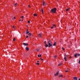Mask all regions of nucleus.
<instances>
[{
  "instance_id": "obj_1",
  "label": "nucleus",
  "mask_w": 80,
  "mask_h": 80,
  "mask_svg": "<svg viewBox=\"0 0 80 80\" xmlns=\"http://www.w3.org/2000/svg\"><path fill=\"white\" fill-rule=\"evenodd\" d=\"M57 10V8H55L51 9L50 11L51 13H56V11Z\"/></svg>"
},
{
  "instance_id": "obj_2",
  "label": "nucleus",
  "mask_w": 80,
  "mask_h": 80,
  "mask_svg": "<svg viewBox=\"0 0 80 80\" xmlns=\"http://www.w3.org/2000/svg\"><path fill=\"white\" fill-rule=\"evenodd\" d=\"M48 45H49V47H52V42L50 41V40H48Z\"/></svg>"
},
{
  "instance_id": "obj_3",
  "label": "nucleus",
  "mask_w": 80,
  "mask_h": 80,
  "mask_svg": "<svg viewBox=\"0 0 80 80\" xmlns=\"http://www.w3.org/2000/svg\"><path fill=\"white\" fill-rule=\"evenodd\" d=\"M23 44L24 45V46H28V44L25 43H23Z\"/></svg>"
},
{
  "instance_id": "obj_4",
  "label": "nucleus",
  "mask_w": 80,
  "mask_h": 80,
  "mask_svg": "<svg viewBox=\"0 0 80 80\" xmlns=\"http://www.w3.org/2000/svg\"><path fill=\"white\" fill-rule=\"evenodd\" d=\"M58 72H59V71H58L56 74H54L55 76H57V75H58V74H59V73H58Z\"/></svg>"
},
{
  "instance_id": "obj_5",
  "label": "nucleus",
  "mask_w": 80,
  "mask_h": 80,
  "mask_svg": "<svg viewBox=\"0 0 80 80\" xmlns=\"http://www.w3.org/2000/svg\"><path fill=\"white\" fill-rule=\"evenodd\" d=\"M67 58L65 56H64V59L65 60V61H67Z\"/></svg>"
},
{
  "instance_id": "obj_6",
  "label": "nucleus",
  "mask_w": 80,
  "mask_h": 80,
  "mask_svg": "<svg viewBox=\"0 0 80 80\" xmlns=\"http://www.w3.org/2000/svg\"><path fill=\"white\" fill-rule=\"evenodd\" d=\"M42 4H43V6H45V5H47V4L45 3V2H43L42 3Z\"/></svg>"
},
{
  "instance_id": "obj_7",
  "label": "nucleus",
  "mask_w": 80,
  "mask_h": 80,
  "mask_svg": "<svg viewBox=\"0 0 80 80\" xmlns=\"http://www.w3.org/2000/svg\"><path fill=\"white\" fill-rule=\"evenodd\" d=\"M73 78L74 80H77V77H73Z\"/></svg>"
},
{
  "instance_id": "obj_8",
  "label": "nucleus",
  "mask_w": 80,
  "mask_h": 80,
  "mask_svg": "<svg viewBox=\"0 0 80 80\" xmlns=\"http://www.w3.org/2000/svg\"><path fill=\"white\" fill-rule=\"evenodd\" d=\"M38 37H42V35L40 34H39L38 35Z\"/></svg>"
},
{
  "instance_id": "obj_9",
  "label": "nucleus",
  "mask_w": 80,
  "mask_h": 80,
  "mask_svg": "<svg viewBox=\"0 0 80 80\" xmlns=\"http://www.w3.org/2000/svg\"><path fill=\"white\" fill-rule=\"evenodd\" d=\"M28 29L27 30V32H26V34H28L29 33V31H28Z\"/></svg>"
},
{
  "instance_id": "obj_10",
  "label": "nucleus",
  "mask_w": 80,
  "mask_h": 80,
  "mask_svg": "<svg viewBox=\"0 0 80 80\" xmlns=\"http://www.w3.org/2000/svg\"><path fill=\"white\" fill-rule=\"evenodd\" d=\"M56 44H57V43L56 42H55L53 44V46H56Z\"/></svg>"
},
{
  "instance_id": "obj_11",
  "label": "nucleus",
  "mask_w": 80,
  "mask_h": 80,
  "mask_svg": "<svg viewBox=\"0 0 80 80\" xmlns=\"http://www.w3.org/2000/svg\"><path fill=\"white\" fill-rule=\"evenodd\" d=\"M77 53H76V54L74 55V57L75 58H77Z\"/></svg>"
},
{
  "instance_id": "obj_12",
  "label": "nucleus",
  "mask_w": 80,
  "mask_h": 80,
  "mask_svg": "<svg viewBox=\"0 0 80 80\" xmlns=\"http://www.w3.org/2000/svg\"><path fill=\"white\" fill-rule=\"evenodd\" d=\"M70 10V8H68L67 9H66V11H69Z\"/></svg>"
},
{
  "instance_id": "obj_13",
  "label": "nucleus",
  "mask_w": 80,
  "mask_h": 80,
  "mask_svg": "<svg viewBox=\"0 0 80 80\" xmlns=\"http://www.w3.org/2000/svg\"><path fill=\"white\" fill-rule=\"evenodd\" d=\"M45 47H49V46H48V45L47 44H46Z\"/></svg>"
},
{
  "instance_id": "obj_14",
  "label": "nucleus",
  "mask_w": 80,
  "mask_h": 80,
  "mask_svg": "<svg viewBox=\"0 0 80 80\" xmlns=\"http://www.w3.org/2000/svg\"><path fill=\"white\" fill-rule=\"evenodd\" d=\"M25 49L27 50H29V48L28 47H26L25 48Z\"/></svg>"
},
{
  "instance_id": "obj_15",
  "label": "nucleus",
  "mask_w": 80,
  "mask_h": 80,
  "mask_svg": "<svg viewBox=\"0 0 80 80\" xmlns=\"http://www.w3.org/2000/svg\"><path fill=\"white\" fill-rule=\"evenodd\" d=\"M62 64H63V63H60L58 64V66H61Z\"/></svg>"
},
{
  "instance_id": "obj_16",
  "label": "nucleus",
  "mask_w": 80,
  "mask_h": 80,
  "mask_svg": "<svg viewBox=\"0 0 80 80\" xmlns=\"http://www.w3.org/2000/svg\"><path fill=\"white\" fill-rule=\"evenodd\" d=\"M33 15L35 16V17H37V14H34Z\"/></svg>"
},
{
  "instance_id": "obj_17",
  "label": "nucleus",
  "mask_w": 80,
  "mask_h": 80,
  "mask_svg": "<svg viewBox=\"0 0 80 80\" xmlns=\"http://www.w3.org/2000/svg\"><path fill=\"white\" fill-rule=\"evenodd\" d=\"M17 3H16L14 4V6H15V7H17Z\"/></svg>"
},
{
  "instance_id": "obj_18",
  "label": "nucleus",
  "mask_w": 80,
  "mask_h": 80,
  "mask_svg": "<svg viewBox=\"0 0 80 80\" xmlns=\"http://www.w3.org/2000/svg\"><path fill=\"white\" fill-rule=\"evenodd\" d=\"M41 10L42 11V13H43V8L41 9Z\"/></svg>"
},
{
  "instance_id": "obj_19",
  "label": "nucleus",
  "mask_w": 80,
  "mask_h": 80,
  "mask_svg": "<svg viewBox=\"0 0 80 80\" xmlns=\"http://www.w3.org/2000/svg\"><path fill=\"white\" fill-rule=\"evenodd\" d=\"M63 77L62 75H59V77H60V78H61V77Z\"/></svg>"
},
{
  "instance_id": "obj_20",
  "label": "nucleus",
  "mask_w": 80,
  "mask_h": 80,
  "mask_svg": "<svg viewBox=\"0 0 80 80\" xmlns=\"http://www.w3.org/2000/svg\"><path fill=\"white\" fill-rule=\"evenodd\" d=\"M77 55H78V56H80V54H77Z\"/></svg>"
},
{
  "instance_id": "obj_21",
  "label": "nucleus",
  "mask_w": 80,
  "mask_h": 80,
  "mask_svg": "<svg viewBox=\"0 0 80 80\" xmlns=\"http://www.w3.org/2000/svg\"><path fill=\"white\" fill-rule=\"evenodd\" d=\"M16 39H15V38H14L13 39V41H15Z\"/></svg>"
},
{
  "instance_id": "obj_22",
  "label": "nucleus",
  "mask_w": 80,
  "mask_h": 80,
  "mask_svg": "<svg viewBox=\"0 0 80 80\" xmlns=\"http://www.w3.org/2000/svg\"><path fill=\"white\" fill-rule=\"evenodd\" d=\"M36 64L37 65H40V63H36Z\"/></svg>"
},
{
  "instance_id": "obj_23",
  "label": "nucleus",
  "mask_w": 80,
  "mask_h": 80,
  "mask_svg": "<svg viewBox=\"0 0 80 80\" xmlns=\"http://www.w3.org/2000/svg\"><path fill=\"white\" fill-rule=\"evenodd\" d=\"M23 17H24L23 16H22L21 17V18H23Z\"/></svg>"
},
{
  "instance_id": "obj_24",
  "label": "nucleus",
  "mask_w": 80,
  "mask_h": 80,
  "mask_svg": "<svg viewBox=\"0 0 80 80\" xmlns=\"http://www.w3.org/2000/svg\"><path fill=\"white\" fill-rule=\"evenodd\" d=\"M28 36H30V35H31V33H29L28 34Z\"/></svg>"
},
{
  "instance_id": "obj_25",
  "label": "nucleus",
  "mask_w": 80,
  "mask_h": 80,
  "mask_svg": "<svg viewBox=\"0 0 80 80\" xmlns=\"http://www.w3.org/2000/svg\"><path fill=\"white\" fill-rule=\"evenodd\" d=\"M57 58V56H54V58Z\"/></svg>"
},
{
  "instance_id": "obj_26",
  "label": "nucleus",
  "mask_w": 80,
  "mask_h": 80,
  "mask_svg": "<svg viewBox=\"0 0 80 80\" xmlns=\"http://www.w3.org/2000/svg\"><path fill=\"white\" fill-rule=\"evenodd\" d=\"M62 49H63L62 50H65V49H64V48H63L62 47Z\"/></svg>"
},
{
  "instance_id": "obj_27",
  "label": "nucleus",
  "mask_w": 80,
  "mask_h": 80,
  "mask_svg": "<svg viewBox=\"0 0 80 80\" xmlns=\"http://www.w3.org/2000/svg\"><path fill=\"white\" fill-rule=\"evenodd\" d=\"M13 28H14V29H15V27H14V26H13Z\"/></svg>"
},
{
  "instance_id": "obj_28",
  "label": "nucleus",
  "mask_w": 80,
  "mask_h": 80,
  "mask_svg": "<svg viewBox=\"0 0 80 80\" xmlns=\"http://www.w3.org/2000/svg\"><path fill=\"white\" fill-rule=\"evenodd\" d=\"M28 36H26V38H28Z\"/></svg>"
},
{
  "instance_id": "obj_29",
  "label": "nucleus",
  "mask_w": 80,
  "mask_h": 80,
  "mask_svg": "<svg viewBox=\"0 0 80 80\" xmlns=\"http://www.w3.org/2000/svg\"><path fill=\"white\" fill-rule=\"evenodd\" d=\"M28 7L29 8H30V5H28Z\"/></svg>"
},
{
  "instance_id": "obj_30",
  "label": "nucleus",
  "mask_w": 80,
  "mask_h": 80,
  "mask_svg": "<svg viewBox=\"0 0 80 80\" xmlns=\"http://www.w3.org/2000/svg\"><path fill=\"white\" fill-rule=\"evenodd\" d=\"M37 52H39V51H40V50L39 49H38L37 50Z\"/></svg>"
},
{
  "instance_id": "obj_31",
  "label": "nucleus",
  "mask_w": 80,
  "mask_h": 80,
  "mask_svg": "<svg viewBox=\"0 0 80 80\" xmlns=\"http://www.w3.org/2000/svg\"><path fill=\"white\" fill-rule=\"evenodd\" d=\"M53 27H56V26H55V25L53 24Z\"/></svg>"
},
{
  "instance_id": "obj_32",
  "label": "nucleus",
  "mask_w": 80,
  "mask_h": 80,
  "mask_svg": "<svg viewBox=\"0 0 80 80\" xmlns=\"http://www.w3.org/2000/svg\"><path fill=\"white\" fill-rule=\"evenodd\" d=\"M51 28H52V29H53V27H51Z\"/></svg>"
},
{
  "instance_id": "obj_33",
  "label": "nucleus",
  "mask_w": 80,
  "mask_h": 80,
  "mask_svg": "<svg viewBox=\"0 0 80 80\" xmlns=\"http://www.w3.org/2000/svg\"><path fill=\"white\" fill-rule=\"evenodd\" d=\"M66 72H68V71H65Z\"/></svg>"
},
{
  "instance_id": "obj_34",
  "label": "nucleus",
  "mask_w": 80,
  "mask_h": 80,
  "mask_svg": "<svg viewBox=\"0 0 80 80\" xmlns=\"http://www.w3.org/2000/svg\"><path fill=\"white\" fill-rule=\"evenodd\" d=\"M38 57H40V55H38Z\"/></svg>"
},
{
  "instance_id": "obj_35",
  "label": "nucleus",
  "mask_w": 80,
  "mask_h": 80,
  "mask_svg": "<svg viewBox=\"0 0 80 80\" xmlns=\"http://www.w3.org/2000/svg\"><path fill=\"white\" fill-rule=\"evenodd\" d=\"M44 43L45 44H46V41H44Z\"/></svg>"
},
{
  "instance_id": "obj_36",
  "label": "nucleus",
  "mask_w": 80,
  "mask_h": 80,
  "mask_svg": "<svg viewBox=\"0 0 80 80\" xmlns=\"http://www.w3.org/2000/svg\"><path fill=\"white\" fill-rule=\"evenodd\" d=\"M40 57H42V55H40Z\"/></svg>"
},
{
  "instance_id": "obj_37",
  "label": "nucleus",
  "mask_w": 80,
  "mask_h": 80,
  "mask_svg": "<svg viewBox=\"0 0 80 80\" xmlns=\"http://www.w3.org/2000/svg\"><path fill=\"white\" fill-rule=\"evenodd\" d=\"M67 55H66V57H67Z\"/></svg>"
},
{
  "instance_id": "obj_38",
  "label": "nucleus",
  "mask_w": 80,
  "mask_h": 80,
  "mask_svg": "<svg viewBox=\"0 0 80 80\" xmlns=\"http://www.w3.org/2000/svg\"><path fill=\"white\" fill-rule=\"evenodd\" d=\"M79 63H80V60H79Z\"/></svg>"
},
{
  "instance_id": "obj_39",
  "label": "nucleus",
  "mask_w": 80,
  "mask_h": 80,
  "mask_svg": "<svg viewBox=\"0 0 80 80\" xmlns=\"http://www.w3.org/2000/svg\"><path fill=\"white\" fill-rule=\"evenodd\" d=\"M41 60H43V59H42V58H41Z\"/></svg>"
},
{
  "instance_id": "obj_40",
  "label": "nucleus",
  "mask_w": 80,
  "mask_h": 80,
  "mask_svg": "<svg viewBox=\"0 0 80 80\" xmlns=\"http://www.w3.org/2000/svg\"><path fill=\"white\" fill-rule=\"evenodd\" d=\"M28 23H30V21H28Z\"/></svg>"
},
{
  "instance_id": "obj_41",
  "label": "nucleus",
  "mask_w": 80,
  "mask_h": 80,
  "mask_svg": "<svg viewBox=\"0 0 80 80\" xmlns=\"http://www.w3.org/2000/svg\"><path fill=\"white\" fill-rule=\"evenodd\" d=\"M14 19H15V17H14Z\"/></svg>"
},
{
  "instance_id": "obj_42",
  "label": "nucleus",
  "mask_w": 80,
  "mask_h": 80,
  "mask_svg": "<svg viewBox=\"0 0 80 80\" xmlns=\"http://www.w3.org/2000/svg\"><path fill=\"white\" fill-rule=\"evenodd\" d=\"M69 58H72V57H69Z\"/></svg>"
},
{
  "instance_id": "obj_43",
  "label": "nucleus",
  "mask_w": 80,
  "mask_h": 80,
  "mask_svg": "<svg viewBox=\"0 0 80 80\" xmlns=\"http://www.w3.org/2000/svg\"><path fill=\"white\" fill-rule=\"evenodd\" d=\"M37 62H39V61H37Z\"/></svg>"
},
{
  "instance_id": "obj_44",
  "label": "nucleus",
  "mask_w": 80,
  "mask_h": 80,
  "mask_svg": "<svg viewBox=\"0 0 80 80\" xmlns=\"http://www.w3.org/2000/svg\"><path fill=\"white\" fill-rule=\"evenodd\" d=\"M36 50L37 51V49H36Z\"/></svg>"
},
{
  "instance_id": "obj_45",
  "label": "nucleus",
  "mask_w": 80,
  "mask_h": 80,
  "mask_svg": "<svg viewBox=\"0 0 80 80\" xmlns=\"http://www.w3.org/2000/svg\"><path fill=\"white\" fill-rule=\"evenodd\" d=\"M20 21H21V20H20V21H19V22H20Z\"/></svg>"
},
{
  "instance_id": "obj_46",
  "label": "nucleus",
  "mask_w": 80,
  "mask_h": 80,
  "mask_svg": "<svg viewBox=\"0 0 80 80\" xmlns=\"http://www.w3.org/2000/svg\"><path fill=\"white\" fill-rule=\"evenodd\" d=\"M67 70H68V68H67Z\"/></svg>"
},
{
  "instance_id": "obj_47",
  "label": "nucleus",
  "mask_w": 80,
  "mask_h": 80,
  "mask_svg": "<svg viewBox=\"0 0 80 80\" xmlns=\"http://www.w3.org/2000/svg\"><path fill=\"white\" fill-rule=\"evenodd\" d=\"M79 80H80V78L79 79Z\"/></svg>"
},
{
  "instance_id": "obj_48",
  "label": "nucleus",
  "mask_w": 80,
  "mask_h": 80,
  "mask_svg": "<svg viewBox=\"0 0 80 80\" xmlns=\"http://www.w3.org/2000/svg\"><path fill=\"white\" fill-rule=\"evenodd\" d=\"M21 21H23V20H21Z\"/></svg>"
},
{
  "instance_id": "obj_49",
  "label": "nucleus",
  "mask_w": 80,
  "mask_h": 80,
  "mask_svg": "<svg viewBox=\"0 0 80 80\" xmlns=\"http://www.w3.org/2000/svg\"><path fill=\"white\" fill-rule=\"evenodd\" d=\"M12 19H13V18H12Z\"/></svg>"
}]
</instances>
